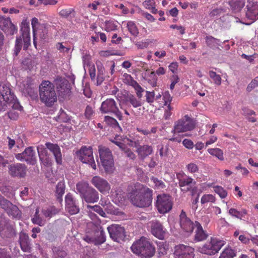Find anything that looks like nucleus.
<instances>
[{"label": "nucleus", "mask_w": 258, "mask_h": 258, "mask_svg": "<svg viewBox=\"0 0 258 258\" xmlns=\"http://www.w3.org/2000/svg\"><path fill=\"white\" fill-rule=\"evenodd\" d=\"M76 189L82 199L87 203H95L99 199L98 192L86 181H81L77 183Z\"/></svg>", "instance_id": "4"}, {"label": "nucleus", "mask_w": 258, "mask_h": 258, "mask_svg": "<svg viewBox=\"0 0 258 258\" xmlns=\"http://www.w3.org/2000/svg\"><path fill=\"white\" fill-rule=\"evenodd\" d=\"M66 209L71 215L78 213L80 209L76 200L71 193H68L65 197Z\"/></svg>", "instance_id": "23"}, {"label": "nucleus", "mask_w": 258, "mask_h": 258, "mask_svg": "<svg viewBox=\"0 0 258 258\" xmlns=\"http://www.w3.org/2000/svg\"><path fill=\"white\" fill-rule=\"evenodd\" d=\"M31 25L32 27L33 32H36L37 29L40 28V25H42V24H40L39 23L38 19L35 17L32 18L31 20Z\"/></svg>", "instance_id": "58"}, {"label": "nucleus", "mask_w": 258, "mask_h": 258, "mask_svg": "<svg viewBox=\"0 0 258 258\" xmlns=\"http://www.w3.org/2000/svg\"><path fill=\"white\" fill-rule=\"evenodd\" d=\"M179 224L180 227L185 232L191 233L193 231L195 224L187 217L183 210L179 215Z\"/></svg>", "instance_id": "22"}, {"label": "nucleus", "mask_w": 258, "mask_h": 258, "mask_svg": "<svg viewBox=\"0 0 258 258\" xmlns=\"http://www.w3.org/2000/svg\"><path fill=\"white\" fill-rule=\"evenodd\" d=\"M65 185L63 183L59 182L56 187V197L58 202H62V196L64 193Z\"/></svg>", "instance_id": "36"}, {"label": "nucleus", "mask_w": 258, "mask_h": 258, "mask_svg": "<svg viewBox=\"0 0 258 258\" xmlns=\"http://www.w3.org/2000/svg\"><path fill=\"white\" fill-rule=\"evenodd\" d=\"M83 239L88 243H94L95 245H100L106 240L105 232L101 226H94L92 233H88L84 237Z\"/></svg>", "instance_id": "10"}, {"label": "nucleus", "mask_w": 258, "mask_h": 258, "mask_svg": "<svg viewBox=\"0 0 258 258\" xmlns=\"http://www.w3.org/2000/svg\"><path fill=\"white\" fill-rule=\"evenodd\" d=\"M38 34L42 39H45L47 36L48 29L46 24L40 25V28L37 29L36 34Z\"/></svg>", "instance_id": "42"}, {"label": "nucleus", "mask_w": 258, "mask_h": 258, "mask_svg": "<svg viewBox=\"0 0 258 258\" xmlns=\"http://www.w3.org/2000/svg\"><path fill=\"white\" fill-rule=\"evenodd\" d=\"M246 17L254 22L258 19V3L248 1L246 6Z\"/></svg>", "instance_id": "21"}, {"label": "nucleus", "mask_w": 258, "mask_h": 258, "mask_svg": "<svg viewBox=\"0 0 258 258\" xmlns=\"http://www.w3.org/2000/svg\"><path fill=\"white\" fill-rule=\"evenodd\" d=\"M154 2L153 1L148 0L146 1L143 3L144 6L147 9L151 10V12L153 13H156L157 11V9L153 7Z\"/></svg>", "instance_id": "53"}, {"label": "nucleus", "mask_w": 258, "mask_h": 258, "mask_svg": "<svg viewBox=\"0 0 258 258\" xmlns=\"http://www.w3.org/2000/svg\"><path fill=\"white\" fill-rule=\"evenodd\" d=\"M19 243L21 249L24 252H30L31 247L30 238L27 234L21 232L19 234Z\"/></svg>", "instance_id": "28"}, {"label": "nucleus", "mask_w": 258, "mask_h": 258, "mask_svg": "<svg viewBox=\"0 0 258 258\" xmlns=\"http://www.w3.org/2000/svg\"><path fill=\"white\" fill-rule=\"evenodd\" d=\"M188 171L191 173H194L198 171L199 167L197 164L194 163H190L186 165Z\"/></svg>", "instance_id": "56"}, {"label": "nucleus", "mask_w": 258, "mask_h": 258, "mask_svg": "<svg viewBox=\"0 0 258 258\" xmlns=\"http://www.w3.org/2000/svg\"><path fill=\"white\" fill-rule=\"evenodd\" d=\"M207 151L211 155L215 157L220 161L224 160L223 151L221 149L218 148H209Z\"/></svg>", "instance_id": "33"}, {"label": "nucleus", "mask_w": 258, "mask_h": 258, "mask_svg": "<svg viewBox=\"0 0 258 258\" xmlns=\"http://www.w3.org/2000/svg\"><path fill=\"white\" fill-rule=\"evenodd\" d=\"M23 26L21 29L22 40H23V49L26 50L30 45V28L29 25L27 23L22 24Z\"/></svg>", "instance_id": "27"}, {"label": "nucleus", "mask_w": 258, "mask_h": 258, "mask_svg": "<svg viewBox=\"0 0 258 258\" xmlns=\"http://www.w3.org/2000/svg\"><path fill=\"white\" fill-rule=\"evenodd\" d=\"M22 47V40L21 37H17L14 49V55L17 56Z\"/></svg>", "instance_id": "44"}, {"label": "nucleus", "mask_w": 258, "mask_h": 258, "mask_svg": "<svg viewBox=\"0 0 258 258\" xmlns=\"http://www.w3.org/2000/svg\"><path fill=\"white\" fill-rule=\"evenodd\" d=\"M245 0H231L229 5L234 11L239 12L241 10L245 5Z\"/></svg>", "instance_id": "35"}, {"label": "nucleus", "mask_w": 258, "mask_h": 258, "mask_svg": "<svg viewBox=\"0 0 258 258\" xmlns=\"http://www.w3.org/2000/svg\"><path fill=\"white\" fill-rule=\"evenodd\" d=\"M122 151H123L126 156L131 159H134L136 158V155L129 149H128L126 146L124 147V149H123Z\"/></svg>", "instance_id": "62"}, {"label": "nucleus", "mask_w": 258, "mask_h": 258, "mask_svg": "<svg viewBox=\"0 0 258 258\" xmlns=\"http://www.w3.org/2000/svg\"><path fill=\"white\" fill-rule=\"evenodd\" d=\"M27 171V168L24 164L17 163L8 166V173L12 177L24 178L26 175Z\"/></svg>", "instance_id": "16"}, {"label": "nucleus", "mask_w": 258, "mask_h": 258, "mask_svg": "<svg viewBox=\"0 0 258 258\" xmlns=\"http://www.w3.org/2000/svg\"><path fill=\"white\" fill-rule=\"evenodd\" d=\"M135 90L136 94L139 98H141L142 97V92H144V89L137 83V81L133 82L131 85Z\"/></svg>", "instance_id": "47"}, {"label": "nucleus", "mask_w": 258, "mask_h": 258, "mask_svg": "<svg viewBox=\"0 0 258 258\" xmlns=\"http://www.w3.org/2000/svg\"><path fill=\"white\" fill-rule=\"evenodd\" d=\"M151 224L152 234L159 239H161V224L157 221H152Z\"/></svg>", "instance_id": "31"}, {"label": "nucleus", "mask_w": 258, "mask_h": 258, "mask_svg": "<svg viewBox=\"0 0 258 258\" xmlns=\"http://www.w3.org/2000/svg\"><path fill=\"white\" fill-rule=\"evenodd\" d=\"M104 121L105 122L106 124L109 125L114 128H118L121 129V127L115 118L114 117L106 115L105 116L104 118Z\"/></svg>", "instance_id": "39"}, {"label": "nucleus", "mask_w": 258, "mask_h": 258, "mask_svg": "<svg viewBox=\"0 0 258 258\" xmlns=\"http://www.w3.org/2000/svg\"><path fill=\"white\" fill-rule=\"evenodd\" d=\"M153 151L151 146L148 145H144L138 148L137 152L139 156L142 158H144L150 155Z\"/></svg>", "instance_id": "32"}, {"label": "nucleus", "mask_w": 258, "mask_h": 258, "mask_svg": "<svg viewBox=\"0 0 258 258\" xmlns=\"http://www.w3.org/2000/svg\"><path fill=\"white\" fill-rule=\"evenodd\" d=\"M163 100H164V103L162 107L164 109V117L165 119H168L172 114L171 110L172 109V108L170 106L172 97L171 96L168 91L164 92L163 94Z\"/></svg>", "instance_id": "26"}, {"label": "nucleus", "mask_w": 258, "mask_h": 258, "mask_svg": "<svg viewBox=\"0 0 258 258\" xmlns=\"http://www.w3.org/2000/svg\"><path fill=\"white\" fill-rule=\"evenodd\" d=\"M15 158L18 160L25 161L27 164L32 165H34L37 163L36 154L33 147H27L22 153L15 154Z\"/></svg>", "instance_id": "13"}, {"label": "nucleus", "mask_w": 258, "mask_h": 258, "mask_svg": "<svg viewBox=\"0 0 258 258\" xmlns=\"http://www.w3.org/2000/svg\"><path fill=\"white\" fill-rule=\"evenodd\" d=\"M91 183L102 194L109 193L111 185L105 179L99 176H94L91 178Z\"/></svg>", "instance_id": "17"}, {"label": "nucleus", "mask_w": 258, "mask_h": 258, "mask_svg": "<svg viewBox=\"0 0 258 258\" xmlns=\"http://www.w3.org/2000/svg\"><path fill=\"white\" fill-rule=\"evenodd\" d=\"M131 250L133 253L140 255L142 257L149 258L153 256L155 252V247L144 237L134 242L132 245Z\"/></svg>", "instance_id": "3"}, {"label": "nucleus", "mask_w": 258, "mask_h": 258, "mask_svg": "<svg viewBox=\"0 0 258 258\" xmlns=\"http://www.w3.org/2000/svg\"><path fill=\"white\" fill-rule=\"evenodd\" d=\"M100 111L102 113L114 115L119 120H123V115L118 107L117 102L113 98H107L101 103Z\"/></svg>", "instance_id": "8"}, {"label": "nucleus", "mask_w": 258, "mask_h": 258, "mask_svg": "<svg viewBox=\"0 0 258 258\" xmlns=\"http://www.w3.org/2000/svg\"><path fill=\"white\" fill-rule=\"evenodd\" d=\"M15 96L9 84L3 83L0 85V105L3 107L6 106L7 102H14Z\"/></svg>", "instance_id": "15"}, {"label": "nucleus", "mask_w": 258, "mask_h": 258, "mask_svg": "<svg viewBox=\"0 0 258 258\" xmlns=\"http://www.w3.org/2000/svg\"><path fill=\"white\" fill-rule=\"evenodd\" d=\"M110 237L114 241L120 242L125 237L124 228L119 225L113 224L107 227Z\"/></svg>", "instance_id": "18"}, {"label": "nucleus", "mask_w": 258, "mask_h": 258, "mask_svg": "<svg viewBox=\"0 0 258 258\" xmlns=\"http://www.w3.org/2000/svg\"><path fill=\"white\" fill-rule=\"evenodd\" d=\"M126 27L130 32V33L133 36H137L138 33V29L136 24L133 21H128L126 23Z\"/></svg>", "instance_id": "41"}, {"label": "nucleus", "mask_w": 258, "mask_h": 258, "mask_svg": "<svg viewBox=\"0 0 258 258\" xmlns=\"http://www.w3.org/2000/svg\"><path fill=\"white\" fill-rule=\"evenodd\" d=\"M224 242L211 237L202 246L198 248V251L203 254L212 255L217 253L224 245Z\"/></svg>", "instance_id": "9"}, {"label": "nucleus", "mask_w": 258, "mask_h": 258, "mask_svg": "<svg viewBox=\"0 0 258 258\" xmlns=\"http://www.w3.org/2000/svg\"><path fill=\"white\" fill-rule=\"evenodd\" d=\"M94 114L93 108L90 105H87L85 108L84 115L87 119H91Z\"/></svg>", "instance_id": "51"}, {"label": "nucleus", "mask_w": 258, "mask_h": 258, "mask_svg": "<svg viewBox=\"0 0 258 258\" xmlns=\"http://www.w3.org/2000/svg\"><path fill=\"white\" fill-rule=\"evenodd\" d=\"M99 153L101 164L107 173H111L114 170V161L110 150L102 146L98 147Z\"/></svg>", "instance_id": "7"}, {"label": "nucleus", "mask_w": 258, "mask_h": 258, "mask_svg": "<svg viewBox=\"0 0 258 258\" xmlns=\"http://www.w3.org/2000/svg\"><path fill=\"white\" fill-rule=\"evenodd\" d=\"M0 258H12L10 252L5 248L0 247Z\"/></svg>", "instance_id": "61"}, {"label": "nucleus", "mask_w": 258, "mask_h": 258, "mask_svg": "<svg viewBox=\"0 0 258 258\" xmlns=\"http://www.w3.org/2000/svg\"><path fill=\"white\" fill-rule=\"evenodd\" d=\"M131 201L138 207H149L152 201V190L140 183L135 184V189L131 192Z\"/></svg>", "instance_id": "1"}, {"label": "nucleus", "mask_w": 258, "mask_h": 258, "mask_svg": "<svg viewBox=\"0 0 258 258\" xmlns=\"http://www.w3.org/2000/svg\"><path fill=\"white\" fill-rule=\"evenodd\" d=\"M205 39L207 45L210 47L213 46L217 40V39L212 36H206Z\"/></svg>", "instance_id": "63"}, {"label": "nucleus", "mask_w": 258, "mask_h": 258, "mask_svg": "<svg viewBox=\"0 0 258 258\" xmlns=\"http://www.w3.org/2000/svg\"><path fill=\"white\" fill-rule=\"evenodd\" d=\"M89 76L92 80H94L96 77V70L94 64H90L88 70Z\"/></svg>", "instance_id": "60"}, {"label": "nucleus", "mask_w": 258, "mask_h": 258, "mask_svg": "<svg viewBox=\"0 0 258 258\" xmlns=\"http://www.w3.org/2000/svg\"><path fill=\"white\" fill-rule=\"evenodd\" d=\"M46 147L53 154L56 163L59 165L62 164V159L60 148L57 144L50 142L45 143Z\"/></svg>", "instance_id": "25"}, {"label": "nucleus", "mask_w": 258, "mask_h": 258, "mask_svg": "<svg viewBox=\"0 0 258 258\" xmlns=\"http://www.w3.org/2000/svg\"><path fill=\"white\" fill-rule=\"evenodd\" d=\"M104 68L102 67L99 68L98 66V74L97 76V85H100L102 84L104 80L103 75Z\"/></svg>", "instance_id": "48"}, {"label": "nucleus", "mask_w": 258, "mask_h": 258, "mask_svg": "<svg viewBox=\"0 0 258 258\" xmlns=\"http://www.w3.org/2000/svg\"><path fill=\"white\" fill-rule=\"evenodd\" d=\"M196 182L188 176L183 177L179 180V185L183 192L190 191L192 195L197 190Z\"/></svg>", "instance_id": "19"}, {"label": "nucleus", "mask_w": 258, "mask_h": 258, "mask_svg": "<svg viewBox=\"0 0 258 258\" xmlns=\"http://www.w3.org/2000/svg\"><path fill=\"white\" fill-rule=\"evenodd\" d=\"M182 144L185 148L189 149H191L194 147L193 142L189 139H184L182 142Z\"/></svg>", "instance_id": "64"}, {"label": "nucleus", "mask_w": 258, "mask_h": 258, "mask_svg": "<svg viewBox=\"0 0 258 258\" xmlns=\"http://www.w3.org/2000/svg\"><path fill=\"white\" fill-rule=\"evenodd\" d=\"M39 98L47 107L52 106L57 101L54 85L49 81H43L39 87Z\"/></svg>", "instance_id": "2"}, {"label": "nucleus", "mask_w": 258, "mask_h": 258, "mask_svg": "<svg viewBox=\"0 0 258 258\" xmlns=\"http://www.w3.org/2000/svg\"><path fill=\"white\" fill-rule=\"evenodd\" d=\"M73 13H74V10L72 8H69L61 10L59 14L61 17L67 18Z\"/></svg>", "instance_id": "55"}, {"label": "nucleus", "mask_w": 258, "mask_h": 258, "mask_svg": "<svg viewBox=\"0 0 258 258\" xmlns=\"http://www.w3.org/2000/svg\"><path fill=\"white\" fill-rule=\"evenodd\" d=\"M236 256L235 251L231 248H226L220 254L219 258H233Z\"/></svg>", "instance_id": "40"}, {"label": "nucleus", "mask_w": 258, "mask_h": 258, "mask_svg": "<svg viewBox=\"0 0 258 258\" xmlns=\"http://www.w3.org/2000/svg\"><path fill=\"white\" fill-rule=\"evenodd\" d=\"M59 212V210L54 206L49 207L43 209L42 212L45 218H50Z\"/></svg>", "instance_id": "38"}, {"label": "nucleus", "mask_w": 258, "mask_h": 258, "mask_svg": "<svg viewBox=\"0 0 258 258\" xmlns=\"http://www.w3.org/2000/svg\"><path fill=\"white\" fill-rule=\"evenodd\" d=\"M228 213L231 216L240 219H241L247 214V210L245 209H242L241 211H238L235 209L231 208L229 209Z\"/></svg>", "instance_id": "37"}, {"label": "nucleus", "mask_w": 258, "mask_h": 258, "mask_svg": "<svg viewBox=\"0 0 258 258\" xmlns=\"http://www.w3.org/2000/svg\"><path fill=\"white\" fill-rule=\"evenodd\" d=\"M174 258H194L195 249L191 246L179 244L174 247Z\"/></svg>", "instance_id": "14"}, {"label": "nucleus", "mask_w": 258, "mask_h": 258, "mask_svg": "<svg viewBox=\"0 0 258 258\" xmlns=\"http://www.w3.org/2000/svg\"><path fill=\"white\" fill-rule=\"evenodd\" d=\"M53 251L54 258H64L67 255L66 251L63 250L55 248L53 250Z\"/></svg>", "instance_id": "52"}, {"label": "nucleus", "mask_w": 258, "mask_h": 258, "mask_svg": "<svg viewBox=\"0 0 258 258\" xmlns=\"http://www.w3.org/2000/svg\"><path fill=\"white\" fill-rule=\"evenodd\" d=\"M39 210L38 208H37L35 211V213L33 217L32 218V222L33 224H37L39 226H42L43 225L44 223L42 219L39 216Z\"/></svg>", "instance_id": "43"}, {"label": "nucleus", "mask_w": 258, "mask_h": 258, "mask_svg": "<svg viewBox=\"0 0 258 258\" xmlns=\"http://www.w3.org/2000/svg\"><path fill=\"white\" fill-rule=\"evenodd\" d=\"M195 126L196 122L194 119L188 115H184L183 117L175 122L173 130L174 136L170 140L180 143L181 141V137L176 136V133L190 131L195 128Z\"/></svg>", "instance_id": "5"}, {"label": "nucleus", "mask_w": 258, "mask_h": 258, "mask_svg": "<svg viewBox=\"0 0 258 258\" xmlns=\"http://www.w3.org/2000/svg\"><path fill=\"white\" fill-rule=\"evenodd\" d=\"M118 29V22L114 20L106 21L104 29L107 32L115 31Z\"/></svg>", "instance_id": "34"}, {"label": "nucleus", "mask_w": 258, "mask_h": 258, "mask_svg": "<svg viewBox=\"0 0 258 258\" xmlns=\"http://www.w3.org/2000/svg\"><path fill=\"white\" fill-rule=\"evenodd\" d=\"M171 81V84L170 86V89L172 90L174 88L175 85L179 81V78L176 75H173L170 78Z\"/></svg>", "instance_id": "59"}, {"label": "nucleus", "mask_w": 258, "mask_h": 258, "mask_svg": "<svg viewBox=\"0 0 258 258\" xmlns=\"http://www.w3.org/2000/svg\"><path fill=\"white\" fill-rule=\"evenodd\" d=\"M17 235L15 224L4 215L0 216V236L5 240H11Z\"/></svg>", "instance_id": "6"}, {"label": "nucleus", "mask_w": 258, "mask_h": 258, "mask_svg": "<svg viewBox=\"0 0 258 258\" xmlns=\"http://www.w3.org/2000/svg\"><path fill=\"white\" fill-rule=\"evenodd\" d=\"M0 28L7 34L13 35L17 32V27L14 25L10 18L0 16Z\"/></svg>", "instance_id": "20"}, {"label": "nucleus", "mask_w": 258, "mask_h": 258, "mask_svg": "<svg viewBox=\"0 0 258 258\" xmlns=\"http://www.w3.org/2000/svg\"><path fill=\"white\" fill-rule=\"evenodd\" d=\"M215 201V198L212 195H204L202 198L201 200V202L202 204L208 203L212 202L214 203Z\"/></svg>", "instance_id": "50"}, {"label": "nucleus", "mask_w": 258, "mask_h": 258, "mask_svg": "<svg viewBox=\"0 0 258 258\" xmlns=\"http://www.w3.org/2000/svg\"><path fill=\"white\" fill-rule=\"evenodd\" d=\"M173 200L171 196L162 195V214L170 212L172 209Z\"/></svg>", "instance_id": "30"}, {"label": "nucleus", "mask_w": 258, "mask_h": 258, "mask_svg": "<svg viewBox=\"0 0 258 258\" xmlns=\"http://www.w3.org/2000/svg\"><path fill=\"white\" fill-rule=\"evenodd\" d=\"M214 191L218 194L221 199H224L227 196V191L222 186L216 185L213 187Z\"/></svg>", "instance_id": "45"}, {"label": "nucleus", "mask_w": 258, "mask_h": 258, "mask_svg": "<svg viewBox=\"0 0 258 258\" xmlns=\"http://www.w3.org/2000/svg\"><path fill=\"white\" fill-rule=\"evenodd\" d=\"M195 226L196 228L195 239L197 241H201L206 239L208 234L206 231L203 230L201 224L199 222L196 221Z\"/></svg>", "instance_id": "29"}, {"label": "nucleus", "mask_w": 258, "mask_h": 258, "mask_svg": "<svg viewBox=\"0 0 258 258\" xmlns=\"http://www.w3.org/2000/svg\"><path fill=\"white\" fill-rule=\"evenodd\" d=\"M0 208L3 209L9 217L19 220L22 213L18 207L12 202L5 199L0 194Z\"/></svg>", "instance_id": "11"}, {"label": "nucleus", "mask_w": 258, "mask_h": 258, "mask_svg": "<svg viewBox=\"0 0 258 258\" xmlns=\"http://www.w3.org/2000/svg\"><path fill=\"white\" fill-rule=\"evenodd\" d=\"M33 82L34 80L31 77H27L22 83L23 89V91L29 96L36 97L37 95L36 88Z\"/></svg>", "instance_id": "24"}, {"label": "nucleus", "mask_w": 258, "mask_h": 258, "mask_svg": "<svg viewBox=\"0 0 258 258\" xmlns=\"http://www.w3.org/2000/svg\"><path fill=\"white\" fill-rule=\"evenodd\" d=\"M210 77L213 79L214 83L217 85H220L221 84V78L219 75L216 72L210 71L209 73Z\"/></svg>", "instance_id": "46"}, {"label": "nucleus", "mask_w": 258, "mask_h": 258, "mask_svg": "<svg viewBox=\"0 0 258 258\" xmlns=\"http://www.w3.org/2000/svg\"><path fill=\"white\" fill-rule=\"evenodd\" d=\"M78 156L83 163L89 164L94 170L96 169L91 147H82L78 152Z\"/></svg>", "instance_id": "12"}, {"label": "nucleus", "mask_w": 258, "mask_h": 258, "mask_svg": "<svg viewBox=\"0 0 258 258\" xmlns=\"http://www.w3.org/2000/svg\"><path fill=\"white\" fill-rule=\"evenodd\" d=\"M127 100L134 107L137 108L141 105V102L133 95L128 96Z\"/></svg>", "instance_id": "49"}, {"label": "nucleus", "mask_w": 258, "mask_h": 258, "mask_svg": "<svg viewBox=\"0 0 258 258\" xmlns=\"http://www.w3.org/2000/svg\"><path fill=\"white\" fill-rule=\"evenodd\" d=\"M88 208H91L94 211L98 213L100 216L105 217L106 216L105 213L103 211L100 206L98 205H95L94 206H88Z\"/></svg>", "instance_id": "57"}, {"label": "nucleus", "mask_w": 258, "mask_h": 258, "mask_svg": "<svg viewBox=\"0 0 258 258\" xmlns=\"http://www.w3.org/2000/svg\"><path fill=\"white\" fill-rule=\"evenodd\" d=\"M122 80L125 84L130 86L133 84V82L136 81L133 79L131 75L127 73H124L122 75Z\"/></svg>", "instance_id": "54"}]
</instances>
